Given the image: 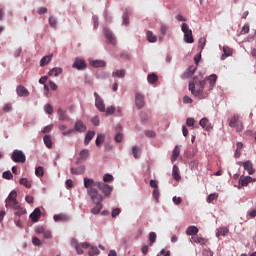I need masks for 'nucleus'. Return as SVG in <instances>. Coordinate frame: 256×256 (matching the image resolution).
Listing matches in <instances>:
<instances>
[{
  "mask_svg": "<svg viewBox=\"0 0 256 256\" xmlns=\"http://www.w3.org/2000/svg\"><path fill=\"white\" fill-rule=\"evenodd\" d=\"M115 113V108L113 106H108L107 109H105V115H113Z\"/></svg>",
  "mask_w": 256,
  "mask_h": 256,
  "instance_id": "nucleus-53",
  "label": "nucleus"
},
{
  "mask_svg": "<svg viewBox=\"0 0 256 256\" xmlns=\"http://www.w3.org/2000/svg\"><path fill=\"white\" fill-rule=\"evenodd\" d=\"M93 137H95V131H88L85 135L84 144L89 145Z\"/></svg>",
  "mask_w": 256,
  "mask_h": 256,
  "instance_id": "nucleus-22",
  "label": "nucleus"
},
{
  "mask_svg": "<svg viewBox=\"0 0 256 256\" xmlns=\"http://www.w3.org/2000/svg\"><path fill=\"white\" fill-rule=\"evenodd\" d=\"M237 133H241V131H243V129H245V127L243 126V121L240 120V122L236 123L235 126H232Z\"/></svg>",
  "mask_w": 256,
  "mask_h": 256,
  "instance_id": "nucleus-42",
  "label": "nucleus"
},
{
  "mask_svg": "<svg viewBox=\"0 0 256 256\" xmlns=\"http://www.w3.org/2000/svg\"><path fill=\"white\" fill-rule=\"evenodd\" d=\"M218 197H219V195L217 193L210 194L207 197V202L211 203L212 201H215Z\"/></svg>",
  "mask_w": 256,
  "mask_h": 256,
  "instance_id": "nucleus-55",
  "label": "nucleus"
},
{
  "mask_svg": "<svg viewBox=\"0 0 256 256\" xmlns=\"http://www.w3.org/2000/svg\"><path fill=\"white\" fill-rule=\"evenodd\" d=\"M95 97V107L100 111V113H105V102L103 101V98L97 94V92H94Z\"/></svg>",
  "mask_w": 256,
  "mask_h": 256,
  "instance_id": "nucleus-8",
  "label": "nucleus"
},
{
  "mask_svg": "<svg viewBox=\"0 0 256 256\" xmlns=\"http://www.w3.org/2000/svg\"><path fill=\"white\" fill-rule=\"evenodd\" d=\"M199 125L202 129H205V131H211V129H213L211 122H209V119L207 118H202L199 122Z\"/></svg>",
  "mask_w": 256,
  "mask_h": 256,
  "instance_id": "nucleus-16",
  "label": "nucleus"
},
{
  "mask_svg": "<svg viewBox=\"0 0 256 256\" xmlns=\"http://www.w3.org/2000/svg\"><path fill=\"white\" fill-rule=\"evenodd\" d=\"M53 129V125H48L46 127H44L41 132L42 133H49V131H51Z\"/></svg>",
  "mask_w": 256,
  "mask_h": 256,
  "instance_id": "nucleus-64",
  "label": "nucleus"
},
{
  "mask_svg": "<svg viewBox=\"0 0 256 256\" xmlns=\"http://www.w3.org/2000/svg\"><path fill=\"white\" fill-rule=\"evenodd\" d=\"M229 234V228H219L216 232V237H226Z\"/></svg>",
  "mask_w": 256,
  "mask_h": 256,
  "instance_id": "nucleus-30",
  "label": "nucleus"
},
{
  "mask_svg": "<svg viewBox=\"0 0 256 256\" xmlns=\"http://www.w3.org/2000/svg\"><path fill=\"white\" fill-rule=\"evenodd\" d=\"M223 51H224L225 57H231V55H233V49L227 46L223 47Z\"/></svg>",
  "mask_w": 256,
  "mask_h": 256,
  "instance_id": "nucleus-51",
  "label": "nucleus"
},
{
  "mask_svg": "<svg viewBox=\"0 0 256 256\" xmlns=\"http://www.w3.org/2000/svg\"><path fill=\"white\" fill-rule=\"evenodd\" d=\"M48 21H49L50 27H53V29H55V27H57V19L55 17L50 16Z\"/></svg>",
  "mask_w": 256,
  "mask_h": 256,
  "instance_id": "nucleus-50",
  "label": "nucleus"
},
{
  "mask_svg": "<svg viewBox=\"0 0 256 256\" xmlns=\"http://www.w3.org/2000/svg\"><path fill=\"white\" fill-rule=\"evenodd\" d=\"M104 33L107 41L111 45H117V40L115 39V35H113V32H111V30H109L108 28H105Z\"/></svg>",
  "mask_w": 256,
  "mask_h": 256,
  "instance_id": "nucleus-13",
  "label": "nucleus"
},
{
  "mask_svg": "<svg viewBox=\"0 0 256 256\" xmlns=\"http://www.w3.org/2000/svg\"><path fill=\"white\" fill-rule=\"evenodd\" d=\"M147 81L148 83L153 85L154 83H157V81H159V77H157L155 73H152L147 76Z\"/></svg>",
  "mask_w": 256,
  "mask_h": 256,
  "instance_id": "nucleus-33",
  "label": "nucleus"
},
{
  "mask_svg": "<svg viewBox=\"0 0 256 256\" xmlns=\"http://www.w3.org/2000/svg\"><path fill=\"white\" fill-rule=\"evenodd\" d=\"M14 163H25V154L21 150H14L11 157Z\"/></svg>",
  "mask_w": 256,
  "mask_h": 256,
  "instance_id": "nucleus-6",
  "label": "nucleus"
},
{
  "mask_svg": "<svg viewBox=\"0 0 256 256\" xmlns=\"http://www.w3.org/2000/svg\"><path fill=\"white\" fill-rule=\"evenodd\" d=\"M71 243L74 249H76V252L78 253V255H83V249H89V243L87 242H83L79 244L77 240L73 239Z\"/></svg>",
  "mask_w": 256,
  "mask_h": 256,
  "instance_id": "nucleus-7",
  "label": "nucleus"
},
{
  "mask_svg": "<svg viewBox=\"0 0 256 256\" xmlns=\"http://www.w3.org/2000/svg\"><path fill=\"white\" fill-rule=\"evenodd\" d=\"M181 153V149L179 146H176L172 152L171 161L172 163L177 161V158L179 157V154Z\"/></svg>",
  "mask_w": 256,
  "mask_h": 256,
  "instance_id": "nucleus-27",
  "label": "nucleus"
},
{
  "mask_svg": "<svg viewBox=\"0 0 256 256\" xmlns=\"http://www.w3.org/2000/svg\"><path fill=\"white\" fill-rule=\"evenodd\" d=\"M152 195L156 201H159V188H154Z\"/></svg>",
  "mask_w": 256,
  "mask_h": 256,
  "instance_id": "nucleus-59",
  "label": "nucleus"
},
{
  "mask_svg": "<svg viewBox=\"0 0 256 256\" xmlns=\"http://www.w3.org/2000/svg\"><path fill=\"white\" fill-rule=\"evenodd\" d=\"M35 175H36V177H43V175H45V170L43 169L42 166L36 167Z\"/></svg>",
  "mask_w": 256,
  "mask_h": 256,
  "instance_id": "nucleus-41",
  "label": "nucleus"
},
{
  "mask_svg": "<svg viewBox=\"0 0 256 256\" xmlns=\"http://www.w3.org/2000/svg\"><path fill=\"white\" fill-rule=\"evenodd\" d=\"M72 175H83L85 173V166H80L78 168H71Z\"/></svg>",
  "mask_w": 256,
  "mask_h": 256,
  "instance_id": "nucleus-28",
  "label": "nucleus"
},
{
  "mask_svg": "<svg viewBox=\"0 0 256 256\" xmlns=\"http://www.w3.org/2000/svg\"><path fill=\"white\" fill-rule=\"evenodd\" d=\"M88 195L91 201L96 204L95 207L91 209L92 215H99L101 209H103V195L99 194V190L93 188L88 190Z\"/></svg>",
  "mask_w": 256,
  "mask_h": 256,
  "instance_id": "nucleus-3",
  "label": "nucleus"
},
{
  "mask_svg": "<svg viewBox=\"0 0 256 256\" xmlns=\"http://www.w3.org/2000/svg\"><path fill=\"white\" fill-rule=\"evenodd\" d=\"M45 111H46V113H48V115H52L53 114V106H51V104L46 105Z\"/></svg>",
  "mask_w": 256,
  "mask_h": 256,
  "instance_id": "nucleus-60",
  "label": "nucleus"
},
{
  "mask_svg": "<svg viewBox=\"0 0 256 256\" xmlns=\"http://www.w3.org/2000/svg\"><path fill=\"white\" fill-rule=\"evenodd\" d=\"M90 65H92V67H105L106 63L103 60H94L90 62Z\"/></svg>",
  "mask_w": 256,
  "mask_h": 256,
  "instance_id": "nucleus-36",
  "label": "nucleus"
},
{
  "mask_svg": "<svg viewBox=\"0 0 256 256\" xmlns=\"http://www.w3.org/2000/svg\"><path fill=\"white\" fill-rule=\"evenodd\" d=\"M44 143L46 147H48V149H51V147H53V144L51 142V136L49 135L44 136Z\"/></svg>",
  "mask_w": 256,
  "mask_h": 256,
  "instance_id": "nucleus-45",
  "label": "nucleus"
},
{
  "mask_svg": "<svg viewBox=\"0 0 256 256\" xmlns=\"http://www.w3.org/2000/svg\"><path fill=\"white\" fill-rule=\"evenodd\" d=\"M167 31H169V26H167V24H161L160 25L161 35H167Z\"/></svg>",
  "mask_w": 256,
  "mask_h": 256,
  "instance_id": "nucleus-49",
  "label": "nucleus"
},
{
  "mask_svg": "<svg viewBox=\"0 0 256 256\" xmlns=\"http://www.w3.org/2000/svg\"><path fill=\"white\" fill-rule=\"evenodd\" d=\"M236 152H235V157H239V155L241 154V150L243 149V143L241 142H237L236 143Z\"/></svg>",
  "mask_w": 256,
  "mask_h": 256,
  "instance_id": "nucleus-48",
  "label": "nucleus"
},
{
  "mask_svg": "<svg viewBox=\"0 0 256 256\" xmlns=\"http://www.w3.org/2000/svg\"><path fill=\"white\" fill-rule=\"evenodd\" d=\"M252 181L255 182L256 179H253L251 176H241L239 178V189H241V187H247Z\"/></svg>",
  "mask_w": 256,
  "mask_h": 256,
  "instance_id": "nucleus-11",
  "label": "nucleus"
},
{
  "mask_svg": "<svg viewBox=\"0 0 256 256\" xmlns=\"http://www.w3.org/2000/svg\"><path fill=\"white\" fill-rule=\"evenodd\" d=\"M5 203L7 208L14 209L16 217H23V215L27 213V209L21 206L19 201H17V191L15 190L10 192Z\"/></svg>",
  "mask_w": 256,
  "mask_h": 256,
  "instance_id": "nucleus-1",
  "label": "nucleus"
},
{
  "mask_svg": "<svg viewBox=\"0 0 256 256\" xmlns=\"http://www.w3.org/2000/svg\"><path fill=\"white\" fill-rule=\"evenodd\" d=\"M195 71H197V66H190L186 72L187 77H193Z\"/></svg>",
  "mask_w": 256,
  "mask_h": 256,
  "instance_id": "nucleus-43",
  "label": "nucleus"
},
{
  "mask_svg": "<svg viewBox=\"0 0 256 256\" xmlns=\"http://www.w3.org/2000/svg\"><path fill=\"white\" fill-rule=\"evenodd\" d=\"M98 188L103 193L104 197H111L113 186L106 184L105 182H98Z\"/></svg>",
  "mask_w": 256,
  "mask_h": 256,
  "instance_id": "nucleus-5",
  "label": "nucleus"
},
{
  "mask_svg": "<svg viewBox=\"0 0 256 256\" xmlns=\"http://www.w3.org/2000/svg\"><path fill=\"white\" fill-rule=\"evenodd\" d=\"M181 29L184 33V41L186 43H194L193 31L189 28V25H187V23H182Z\"/></svg>",
  "mask_w": 256,
  "mask_h": 256,
  "instance_id": "nucleus-4",
  "label": "nucleus"
},
{
  "mask_svg": "<svg viewBox=\"0 0 256 256\" xmlns=\"http://www.w3.org/2000/svg\"><path fill=\"white\" fill-rule=\"evenodd\" d=\"M172 177L175 181H179L181 179V175L179 174V167L177 165L173 166Z\"/></svg>",
  "mask_w": 256,
  "mask_h": 256,
  "instance_id": "nucleus-29",
  "label": "nucleus"
},
{
  "mask_svg": "<svg viewBox=\"0 0 256 256\" xmlns=\"http://www.w3.org/2000/svg\"><path fill=\"white\" fill-rule=\"evenodd\" d=\"M156 239H157V234H155V232H151L149 234L150 245H153V243H155Z\"/></svg>",
  "mask_w": 256,
  "mask_h": 256,
  "instance_id": "nucleus-56",
  "label": "nucleus"
},
{
  "mask_svg": "<svg viewBox=\"0 0 256 256\" xmlns=\"http://www.w3.org/2000/svg\"><path fill=\"white\" fill-rule=\"evenodd\" d=\"M74 131H77L78 133H85V131H87V126L83 124V121L78 120L74 125Z\"/></svg>",
  "mask_w": 256,
  "mask_h": 256,
  "instance_id": "nucleus-14",
  "label": "nucleus"
},
{
  "mask_svg": "<svg viewBox=\"0 0 256 256\" xmlns=\"http://www.w3.org/2000/svg\"><path fill=\"white\" fill-rule=\"evenodd\" d=\"M186 125H187V127H193L195 125V119L194 118H187Z\"/></svg>",
  "mask_w": 256,
  "mask_h": 256,
  "instance_id": "nucleus-58",
  "label": "nucleus"
},
{
  "mask_svg": "<svg viewBox=\"0 0 256 256\" xmlns=\"http://www.w3.org/2000/svg\"><path fill=\"white\" fill-rule=\"evenodd\" d=\"M99 186V182H95V180L85 177L84 178V187L85 189H88L87 191H89V189H96L93 187H98Z\"/></svg>",
  "mask_w": 256,
  "mask_h": 256,
  "instance_id": "nucleus-12",
  "label": "nucleus"
},
{
  "mask_svg": "<svg viewBox=\"0 0 256 256\" xmlns=\"http://www.w3.org/2000/svg\"><path fill=\"white\" fill-rule=\"evenodd\" d=\"M125 74V70H116L112 73V77H118L119 79H123V77H125Z\"/></svg>",
  "mask_w": 256,
  "mask_h": 256,
  "instance_id": "nucleus-38",
  "label": "nucleus"
},
{
  "mask_svg": "<svg viewBox=\"0 0 256 256\" xmlns=\"http://www.w3.org/2000/svg\"><path fill=\"white\" fill-rule=\"evenodd\" d=\"M16 92L18 97H29V90H27V88H25V86L19 85L16 88Z\"/></svg>",
  "mask_w": 256,
  "mask_h": 256,
  "instance_id": "nucleus-15",
  "label": "nucleus"
},
{
  "mask_svg": "<svg viewBox=\"0 0 256 256\" xmlns=\"http://www.w3.org/2000/svg\"><path fill=\"white\" fill-rule=\"evenodd\" d=\"M207 43V39H205V37H201L198 41V49H200V53L201 51H203V49H205V45Z\"/></svg>",
  "mask_w": 256,
  "mask_h": 256,
  "instance_id": "nucleus-37",
  "label": "nucleus"
},
{
  "mask_svg": "<svg viewBox=\"0 0 256 256\" xmlns=\"http://www.w3.org/2000/svg\"><path fill=\"white\" fill-rule=\"evenodd\" d=\"M135 105L137 109L145 107V96L139 92L135 94Z\"/></svg>",
  "mask_w": 256,
  "mask_h": 256,
  "instance_id": "nucleus-9",
  "label": "nucleus"
},
{
  "mask_svg": "<svg viewBox=\"0 0 256 256\" xmlns=\"http://www.w3.org/2000/svg\"><path fill=\"white\" fill-rule=\"evenodd\" d=\"M205 80H199V78L194 77L189 83V91H191L194 97L198 99H207L209 97V92H204Z\"/></svg>",
  "mask_w": 256,
  "mask_h": 256,
  "instance_id": "nucleus-2",
  "label": "nucleus"
},
{
  "mask_svg": "<svg viewBox=\"0 0 256 256\" xmlns=\"http://www.w3.org/2000/svg\"><path fill=\"white\" fill-rule=\"evenodd\" d=\"M3 179H8L11 180L13 179V174L11 173V171H5L2 174Z\"/></svg>",
  "mask_w": 256,
  "mask_h": 256,
  "instance_id": "nucleus-54",
  "label": "nucleus"
},
{
  "mask_svg": "<svg viewBox=\"0 0 256 256\" xmlns=\"http://www.w3.org/2000/svg\"><path fill=\"white\" fill-rule=\"evenodd\" d=\"M146 37L149 43H157V36L154 35L151 31L146 32Z\"/></svg>",
  "mask_w": 256,
  "mask_h": 256,
  "instance_id": "nucleus-32",
  "label": "nucleus"
},
{
  "mask_svg": "<svg viewBox=\"0 0 256 256\" xmlns=\"http://www.w3.org/2000/svg\"><path fill=\"white\" fill-rule=\"evenodd\" d=\"M241 117L237 114H234L231 118H230V121H229V127H235V124L236 123H239L241 122Z\"/></svg>",
  "mask_w": 256,
  "mask_h": 256,
  "instance_id": "nucleus-25",
  "label": "nucleus"
},
{
  "mask_svg": "<svg viewBox=\"0 0 256 256\" xmlns=\"http://www.w3.org/2000/svg\"><path fill=\"white\" fill-rule=\"evenodd\" d=\"M88 158H89V151L87 149H83L79 153V158L77 159L76 164L79 165L81 161H85Z\"/></svg>",
  "mask_w": 256,
  "mask_h": 256,
  "instance_id": "nucleus-18",
  "label": "nucleus"
},
{
  "mask_svg": "<svg viewBox=\"0 0 256 256\" xmlns=\"http://www.w3.org/2000/svg\"><path fill=\"white\" fill-rule=\"evenodd\" d=\"M53 219L54 221H56V223L59 221L65 222V221H69V216L65 214H56L54 215Z\"/></svg>",
  "mask_w": 256,
  "mask_h": 256,
  "instance_id": "nucleus-24",
  "label": "nucleus"
},
{
  "mask_svg": "<svg viewBox=\"0 0 256 256\" xmlns=\"http://www.w3.org/2000/svg\"><path fill=\"white\" fill-rule=\"evenodd\" d=\"M140 121L141 123H146L149 121V115L146 112H140Z\"/></svg>",
  "mask_w": 256,
  "mask_h": 256,
  "instance_id": "nucleus-47",
  "label": "nucleus"
},
{
  "mask_svg": "<svg viewBox=\"0 0 256 256\" xmlns=\"http://www.w3.org/2000/svg\"><path fill=\"white\" fill-rule=\"evenodd\" d=\"M57 113L60 121H67V119H69V116H67V112L64 111L63 109L59 108Z\"/></svg>",
  "mask_w": 256,
  "mask_h": 256,
  "instance_id": "nucleus-31",
  "label": "nucleus"
},
{
  "mask_svg": "<svg viewBox=\"0 0 256 256\" xmlns=\"http://www.w3.org/2000/svg\"><path fill=\"white\" fill-rule=\"evenodd\" d=\"M42 235H43L44 239H51V237H52L50 230H45Z\"/></svg>",
  "mask_w": 256,
  "mask_h": 256,
  "instance_id": "nucleus-61",
  "label": "nucleus"
},
{
  "mask_svg": "<svg viewBox=\"0 0 256 256\" xmlns=\"http://www.w3.org/2000/svg\"><path fill=\"white\" fill-rule=\"evenodd\" d=\"M187 235H192V237H195L199 233V228L196 226H189L186 230Z\"/></svg>",
  "mask_w": 256,
  "mask_h": 256,
  "instance_id": "nucleus-26",
  "label": "nucleus"
},
{
  "mask_svg": "<svg viewBox=\"0 0 256 256\" xmlns=\"http://www.w3.org/2000/svg\"><path fill=\"white\" fill-rule=\"evenodd\" d=\"M72 67L74 69H77L78 71H83L84 69H87V63L85 62V60L75 58Z\"/></svg>",
  "mask_w": 256,
  "mask_h": 256,
  "instance_id": "nucleus-10",
  "label": "nucleus"
},
{
  "mask_svg": "<svg viewBox=\"0 0 256 256\" xmlns=\"http://www.w3.org/2000/svg\"><path fill=\"white\" fill-rule=\"evenodd\" d=\"M53 59V54L44 56L41 60H40V67H45L46 65H49V63H51Z\"/></svg>",
  "mask_w": 256,
  "mask_h": 256,
  "instance_id": "nucleus-20",
  "label": "nucleus"
},
{
  "mask_svg": "<svg viewBox=\"0 0 256 256\" xmlns=\"http://www.w3.org/2000/svg\"><path fill=\"white\" fill-rule=\"evenodd\" d=\"M49 85H50V89L52 90V91H57V89H58V86L56 85V83L55 82H53V81H49Z\"/></svg>",
  "mask_w": 256,
  "mask_h": 256,
  "instance_id": "nucleus-63",
  "label": "nucleus"
},
{
  "mask_svg": "<svg viewBox=\"0 0 256 256\" xmlns=\"http://www.w3.org/2000/svg\"><path fill=\"white\" fill-rule=\"evenodd\" d=\"M61 73H63V68L55 67L48 72V75L49 77H59Z\"/></svg>",
  "mask_w": 256,
  "mask_h": 256,
  "instance_id": "nucleus-19",
  "label": "nucleus"
},
{
  "mask_svg": "<svg viewBox=\"0 0 256 256\" xmlns=\"http://www.w3.org/2000/svg\"><path fill=\"white\" fill-rule=\"evenodd\" d=\"M20 185H23L27 189H31V182H29V180H27V178H21Z\"/></svg>",
  "mask_w": 256,
  "mask_h": 256,
  "instance_id": "nucleus-46",
  "label": "nucleus"
},
{
  "mask_svg": "<svg viewBox=\"0 0 256 256\" xmlns=\"http://www.w3.org/2000/svg\"><path fill=\"white\" fill-rule=\"evenodd\" d=\"M132 155L134 159H139V157H141V148L138 146L132 147Z\"/></svg>",
  "mask_w": 256,
  "mask_h": 256,
  "instance_id": "nucleus-34",
  "label": "nucleus"
},
{
  "mask_svg": "<svg viewBox=\"0 0 256 256\" xmlns=\"http://www.w3.org/2000/svg\"><path fill=\"white\" fill-rule=\"evenodd\" d=\"M103 141H105V134H98L96 141H95L97 147H99V145H101V143H103Z\"/></svg>",
  "mask_w": 256,
  "mask_h": 256,
  "instance_id": "nucleus-44",
  "label": "nucleus"
},
{
  "mask_svg": "<svg viewBox=\"0 0 256 256\" xmlns=\"http://www.w3.org/2000/svg\"><path fill=\"white\" fill-rule=\"evenodd\" d=\"M59 129H60V131H63L62 135H64V136L71 135V133H74V131H75L74 129L65 131V129H67V126H65V125L60 126Z\"/></svg>",
  "mask_w": 256,
  "mask_h": 256,
  "instance_id": "nucleus-40",
  "label": "nucleus"
},
{
  "mask_svg": "<svg viewBox=\"0 0 256 256\" xmlns=\"http://www.w3.org/2000/svg\"><path fill=\"white\" fill-rule=\"evenodd\" d=\"M103 181L104 183H109L110 181H113V175L111 174H105L103 176Z\"/></svg>",
  "mask_w": 256,
  "mask_h": 256,
  "instance_id": "nucleus-57",
  "label": "nucleus"
},
{
  "mask_svg": "<svg viewBox=\"0 0 256 256\" xmlns=\"http://www.w3.org/2000/svg\"><path fill=\"white\" fill-rule=\"evenodd\" d=\"M99 253H101V251L98 250L97 247H95V246H91L90 250L88 251L89 256H97V255H99Z\"/></svg>",
  "mask_w": 256,
  "mask_h": 256,
  "instance_id": "nucleus-39",
  "label": "nucleus"
},
{
  "mask_svg": "<svg viewBox=\"0 0 256 256\" xmlns=\"http://www.w3.org/2000/svg\"><path fill=\"white\" fill-rule=\"evenodd\" d=\"M243 167L245 171H248L249 175H253V173H255V169H253V163H251V161L244 162Z\"/></svg>",
  "mask_w": 256,
  "mask_h": 256,
  "instance_id": "nucleus-21",
  "label": "nucleus"
},
{
  "mask_svg": "<svg viewBox=\"0 0 256 256\" xmlns=\"http://www.w3.org/2000/svg\"><path fill=\"white\" fill-rule=\"evenodd\" d=\"M119 213H121V209L115 208V209L112 210L111 215H112L113 218H115V217H117V215H119Z\"/></svg>",
  "mask_w": 256,
  "mask_h": 256,
  "instance_id": "nucleus-62",
  "label": "nucleus"
},
{
  "mask_svg": "<svg viewBox=\"0 0 256 256\" xmlns=\"http://www.w3.org/2000/svg\"><path fill=\"white\" fill-rule=\"evenodd\" d=\"M189 167L190 169L193 171L195 169H197V167H199V160H192L190 163H189Z\"/></svg>",
  "mask_w": 256,
  "mask_h": 256,
  "instance_id": "nucleus-52",
  "label": "nucleus"
},
{
  "mask_svg": "<svg viewBox=\"0 0 256 256\" xmlns=\"http://www.w3.org/2000/svg\"><path fill=\"white\" fill-rule=\"evenodd\" d=\"M208 81L210 83V86H209V91H211L216 83H217V76L215 74H211L209 77H208Z\"/></svg>",
  "mask_w": 256,
  "mask_h": 256,
  "instance_id": "nucleus-23",
  "label": "nucleus"
},
{
  "mask_svg": "<svg viewBox=\"0 0 256 256\" xmlns=\"http://www.w3.org/2000/svg\"><path fill=\"white\" fill-rule=\"evenodd\" d=\"M41 218V209L36 208L31 214L30 219L33 223H37L39 219Z\"/></svg>",
  "mask_w": 256,
  "mask_h": 256,
  "instance_id": "nucleus-17",
  "label": "nucleus"
},
{
  "mask_svg": "<svg viewBox=\"0 0 256 256\" xmlns=\"http://www.w3.org/2000/svg\"><path fill=\"white\" fill-rule=\"evenodd\" d=\"M191 240H192L193 243H199L200 245H204L205 244V238L199 237L197 235L192 236Z\"/></svg>",
  "mask_w": 256,
  "mask_h": 256,
  "instance_id": "nucleus-35",
  "label": "nucleus"
}]
</instances>
